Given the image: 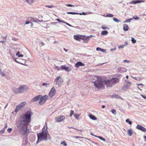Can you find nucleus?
Here are the masks:
<instances>
[{
  "mask_svg": "<svg viewBox=\"0 0 146 146\" xmlns=\"http://www.w3.org/2000/svg\"><path fill=\"white\" fill-rule=\"evenodd\" d=\"M32 115L31 110L28 111L20 118L21 120L19 123V127L21 128V132L23 135H25L27 132V126L29 123L31 122V117Z\"/></svg>",
  "mask_w": 146,
  "mask_h": 146,
  "instance_id": "f257e3e1",
  "label": "nucleus"
},
{
  "mask_svg": "<svg viewBox=\"0 0 146 146\" xmlns=\"http://www.w3.org/2000/svg\"><path fill=\"white\" fill-rule=\"evenodd\" d=\"M96 80L93 82L95 87L98 89H104L105 88V85L107 86L106 80L103 79L100 76H96Z\"/></svg>",
  "mask_w": 146,
  "mask_h": 146,
  "instance_id": "f03ea898",
  "label": "nucleus"
},
{
  "mask_svg": "<svg viewBox=\"0 0 146 146\" xmlns=\"http://www.w3.org/2000/svg\"><path fill=\"white\" fill-rule=\"evenodd\" d=\"M49 133L47 130V128L45 129V127H44L43 128L42 131L39 133L37 134L38 140L36 142L38 144L39 142L43 140L47 141V140L48 135Z\"/></svg>",
  "mask_w": 146,
  "mask_h": 146,
  "instance_id": "7ed1b4c3",
  "label": "nucleus"
},
{
  "mask_svg": "<svg viewBox=\"0 0 146 146\" xmlns=\"http://www.w3.org/2000/svg\"><path fill=\"white\" fill-rule=\"evenodd\" d=\"M107 87H111L115 85L117 83L119 82V80L118 78H113L110 80H106Z\"/></svg>",
  "mask_w": 146,
  "mask_h": 146,
  "instance_id": "20e7f679",
  "label": "nucleus"
},
{
  "mask_svg": "<svg viewBox=\"0 0 146 146\" xmlns=\"http://www.w3.org/2000/svg\"><path fill=\"white\" fill-rule=\"evenodd\" d=\"M20 93H22L27 91L28 89V86L25 85L20 86L19 87Z\"/></svg>",
  "mask_w": 146,
  "mask_h": 146,
  "instance_id": "39448f33",
  "label": "nucleus"
},
{
  "mask_svg": "<svg viewBox=\"0 0 146 146\" xmlns=\"http://www.w3.org/2000/svg\"><path fill=\"white\" fill-rule=\"evenodd\" d=\"M26 104V103L25 102H21L16 106L15 110V111L16 113L18 112Z\"/></svg>",
  "mask_w": 146,
  "mask_h": 146,
  "instance_id": "423d86ee",
  "label": "nucleus"
},
{
  "mask_svg": "<svg viewBox=\"0 0 146 146\" xmlns=\"http://www.w3.org/2000/svg\"><path fill=\"white\" fill-rule=\"evenodd\" d=\"M48 99V96L47 95H45L42 96L40 97V100L38 102V104L42 105L43 104L46 102V100Z\"/></svg>",
  "mask_w": 146,
  "mask_h": 146,
  "instance_id": "0eeeda50",
  "label": "nucleus"
},
{
  "mask_svg": "<svg viewBox=\"0 0 146 146\" xmlns=\"http://www.w3.org/2000/svg\"><path fill=\"white\" fill-rule=\"evenodd\" d=\"M63 82V80L60 77L57 76L55 78L54 82H55V84L59 86H60L62 83Z\"/></svg>",
  "mask_w": 146,
  "mask_h": 146,
  "instance_id": "6e6552de",
  "label": "nucleus"
},
{
  "mask_svg": "<svg viewBox=\"0 0 146 146\" xmlns=\"http://www.w3.org/2000/svg\"><path fill=\"white\" fill-rule=\"evenodd\" d=\"M56 92V90L54 87H52L49 92L48 95L50 97H52L54 95Z\"/></svg>",
  "mask_w": 146,
  "mask_h": 146,
  "instance_id": "1a4fd4ad",
  "label": "nucleus"
},
{
  "mask_svg": "<svg viewBox=\"0 0 146 146\" xmlns=\"http://www.w3.org/2000/svg\"><path fill=\"white\" fill-rule=\"evenodd\" d=\"M65 117L63 115L55 117L56 121L57 122H59L63 121L65 119Z\"/></svg>",
  "mask_w": 146,
  "mask_h": 146,
  "instance_id": "9d476101",
  "label": "nucleus"
},
{
  "mask_svg": "<svg viewBox=\"0 0 146 146\" xmlns=\"http://www.w3.org/2000/svg\"><path fill=\"white\" fill-rule=\"evenodd\" d=\"M136 128L137 129L140 130L144 132L146 131V128L141 125H137L136 127Z\"/></svg>",
  "mask_w": 146,
  "mask_h": 146,
  "instance_id": "9b49d317",
  "label": "nucleus"
},
{
  "mask_svg": "<svg viewBox=\"0 0 146 146\" xmlns=\"http://www.w3.org/2000/svg\"><path fill=\"white\" fill-rule=\"evenodd\" d=\"M41 95H38L33 98L31 100V102H37L40 99Z\"/></svg>",
  "mask_w": 146,
  "mask_h": 146,
  "instance_id": "f8f14e48",
  "label": "nucleus"
},
{
  "mask_svg": "<svg viewBox=\"0 0 146 146\" xmlns=\"http://www.w3.org/2000/svg\"><path fill=\"white\" fill-rule=\"evenodd\" d=\"M61 70H64L66 72H69L71 70V69L68 67H66L65 65H62L61 66Z\"/></svg>",
  "mask_w": 146,
  "mask_h": 146,
  "instance_id": "ddd939ff",
  "label": "nucleus"
},
{
  "mask_svg": "<svg viewBox=\"0 0 146 146\" xmlns=\"http://www.w3.org/2000/svg\"><path fill=\"white\" fill-rule=\"evenodd\" d=\"M145 2V1L143 0H137L135 1H133L131 2L130 3V4H136L137 3H140L142 2L143 3Z\"/></svg>",
  "mask_w": 146,
  "mask_h": 146,
  "instance_id": "4468645a",
  "label": "nucleus"
},
{
  "mask_svg": "<svg viewBox=\"0 0 146 146\" xmlns=\"http://www.w3.org/2000/svg\"><path fill=\"white\" fill-rule=\"evenodd\" d=\"M117 70L119 71V72H125L127 71L126 68H125L122 67H119L118 68Z\"/></svg>",
  "mask_w": 146,
  "mask_h": 146,
  "instance_id": "2eb2a0df",
  "label": "nucleus"
},
{
  "mask_svg": "<svg viewBox=\"0 0 146 146\" xmlns=\"http://www.w3.org/2000/svg\"><path fill=\"white\" fill-rule=\"evenodd\" d=\"M84 64L81 62H78L75 64V66L76 67L78 68L80 66H84Z\"/></svg>",
  "mask_w": 146,
  "mask_h": 146,
  "instance_id": "dca6fc26",
  "label": "nucleus"
},
{
  "mask_svg": "<svg viewBox=\"0 0 146 146\" xmlns=\"http://www.w3.org/2000/svg\"><path fill=\"white\" fill-rule=\"evenodd\" d=\"M12 91L15 94H18L20 93L19 88H14L12 89Z\"/></svg>",
  "mask_w": 146,
  "mask_h": 146,
  "instance_id": "f3484780",
  "label": "nucleus"
},
{
  "mask_svg": "<svg viewBox=\"0 0 146 146\" xmlns=\"http://www.w3.org/2000/svg\"><path fill=\"white\" fill-rule=\"evenodd\" d=\"M129 27L128 25L126 24H124L123 25V29L125 31H127L128 30Z\"/></svg>",
  "mask_w": 146,
  "mask_h": 146,
  "instance_id": "a211bd4d",
  "label": "nucleus"
},
{
  "mask_svg": "<svg viewBox=\"0 0 146 146\" xmlns=\"http://www.w3.org/2000/svg\"><path fill=\"white\" fill-rule=\"evenodd\" d=\"M74 38L76 40H79L80 39H82L80 36L77 35H74Z\"/></svg>",
  "mask_w": 146,
  "mask_h": 146,
  "instance_id": "6ab92c4d",
  "label": "nucleus"
},
{
  "mask_svg": "<svg viewBox=\"0 0 146 146\" xmlns=\"http://www.w3.org/2000/svg\"><path fill=\"white\" fill-rule=\"evenodd\" d=\"M89 116L90 118L92 120H96L97 119L96 117L95 116L91 114H90Z\"/></svg>",
  "mask_w": 146,
  "mask_h": 146,
  "instance_id": "aec40b11",
  "label": "nucleus"
},
{
  "mask_svg": "<svg viewBox=\"0 0 146 146\" xmlns=\"http://www.w3.org/2000/svg\"><path fill=\"white\" fill-rule=\"evenodd\" d=\"M133 133V132L131 130L129 129L128 130L127 134L131 136L132 135Z\"/></svg>",
  "mask_w": 146,
  "mask_h": 146,
  "instance_id": "412c9836",
  "label": "nucleus"
},
{
  "mask_svg": "<svg viewBox=\"0 0 146 146\" xmlns=\"http://www.w3.org/2000/svg\"><path fill=\"white\" fill-rule=\"evenodd\" d=\"M29 4L31 5L34 3V1L33 0H25Z\"/></svg>",
  "mask_w": 146,
  "mask_h": 146,
  "instance_id": "4be33fe9",
  "label": "nucleus"
},
{
  "mask_svg": "<svg viewBox=\"0 0 146 146\" xmlns=\"http://www.w3.org/2000/svg\"><path fill=\"white\" fill-rule=\"evenodd\" d=\"M108 33V32L107 31H102L101 33V35H107Z\"/></svg>",
  "mask_w": 146,
  "mask_h": 146,
  "instance_id": "5701e85b",
  "label": "nucleus"
},
{
  "mask_svg": "<svg viewBox=\"0 0 146 146\" xmlns=\"http://www.w3.org/2000/svg\"><path fill=\"white\" fill-rule=\"evenodd\" d=\"M94 136L99 138V139H100L101 140L103 141H106L105 139L101 136H97L96 135H94Z\"/></svg>",
  "mask_w": 146,
  "mask_h": 146,
  "instance_id": "b1692460",
  "label": "nucleus"
},
{
  "mask_svg": "<svg viewBox=\"0 0 146 146\" xmlns=\"http://www.w3.org/2000/svg\"><path fill=\"white\" fill-rule=\"evenodd\" d=\"M29 19L32 22H37V19H35L34 18L31 17L29 18Z\"/></svg>",
  "mask_w": 146,
  "mask_h": 146,
  "instance_id": "393cba45",
  "label": "nucleus"
},
{
  "mask_svg": "<svg viewBox=\"0 0 146 146\" xmlns=\"http://www.w3.org/2000/svg\"><path fill=\"white\" fill-rule=\"evenodd\" d=\"M89 38H90L89 37V36H83V38H82V39L84 40H85V41H86V42H88L87 40H88Z\"/></svg>",
  "mask_w": 146,
  "mask_h": 146,
  "instance_id": "a878e982",
  "label": "nucleus"
},
{
  "mask_svg": "<svg viewBox=\"0 0 146 146\" xmlns=\"http://www.w3.org/2000/svg\"><path fill=\"white\" fill-rule=\"evenodd\" d=\"M112 97L113 98H120V97L118 95L115 94L112 95Z\"/></svg>",
  "mask_w": 146,
  "mask_h": 146,
  "instance_id": "bb28decb",
  "label": "nucleus"
},
{
  "mask_svg": "<svg viewBox=\"0 0 146 146\" xmlns=\"http://www.w3.org/2000/svg\"><path fill=\"white\" fill-rule=\"evenodd\" d=\"M130 86H130V85H125V86H124L123 87V88L124 90L128 89L129 88V87Z\"/></svg>",
  "mask_w": 146,
  "mask_h": 146,
  "instance_id": "cd10ccee",
  "label": "nucleus"
},
{
  "mask_svg": "<svg viewBox=\"0 0 146 146\" xmlns=\"http://www.w3.org/2000/svg\"><path fill=\"white\" fill-rule=\"evenodd\" d=\"M74 117L76 119H79V116L80 115V114L78 115V114H74Z\"/></svg>",
  "mask_w": 146,
  "mask_h": 146,
  "instance_id": "c85d7f7f",
  "label": "nucleus"
},
{
  "mask_svg": "<svg viewBox=\"0 0 146 146\" xmlns=\"http://www.w3.org/2000/svg\"><path fill=\"white\" fill-rule=\"evenodd\" d=\"M132 19H133L132 18H130L127 19H126V21H124L123 22V23H129L131 21V20H132Z\"/></svg>",
  "mask_w": 146,
  "mask_h": 146,
  "instance_id": "c756f323",
  "label": "nucleus"
},
{
  "mask_svg": "<svg viewBox=\"0 0 146 146\" xmlns=\"http://www.w3.org/2000/svg\"><path fill=\"white\" fill-rule=\"evenodd\" d=\"M67 14H71L72 15H75L76 14H78V13H76L74 12H67Z\"/></svg>",
  "mask_w": 146,
  "mask_h": 146,
  "instance_id": "7c9ffc66",
  "label": "nucleus"
},
{
  "mask_svg": "<svg viewBox=\"0 0 146 146\" xmlns=\"http://www.w3.org/2000/svg\"><path fill=\"white\" fill-rule=\"evenodd\" d=\"M126 122H127L129 123V124L130 125H131L132 124V122L131 121L129 120V119H127L125 121Z\"/></svg>",
  "mask_w": 146,
  "mask_h": 146,
  "instance_id": "2f4dec72",
  "label": "nucleus"
},
{
  "mask_svg": "<svg viewBox=\"0 0 146 146\" xmlns=\"http://www.w3.org/2000/svg\"><path fill=\"white\" fill-rule=\"evenodd\" d=\"M5 130V128H3L0 131V134L1 135L3 134L4 133Z\"/></svg>",
  "mask_w": 146,
  "mask_h": 146,
  "instance_id": "473e14b6",
  "label": "nucleus"
},
{
  "mask_svg": "<svg viewBox=\"0 0 146 146\" xmlns=\"http://www.w3.org/2000/svg\"><path fill=\"white\" fill-rule=\"evenodd\" d=\"M113 16V15L111 14H110V13H109V14H108L106 16V17H112Z\"/></svg>",
  "mask_w": 146,
  "mask_h": 146,
  "instance_id": "72a5a7b5",
  "label": "nucleus"
},
{
  "mask_svg": "<svg viewBox=\"0 0 146 146\" xmlns=\"http://www.w3.org/2000/svg\"><path fill=\"white\" fill-rule=\"evenodd\" d=\"M131 41L132 43L133 44H134L136 42V40L133 37H131Z\"/></svg>",
  "mask_w": 146,
  "mask_h": 146,
  "instance_id": "f704fd0d",
  "label": "nucleus"
},
{
  "mask_svg": "<svg viewBox=\"0 0 146 146\" xmlns=\"http://www.w3.org/2000/svg\"><path fill=\"white\" fill-rule=\"evenodd\" d=\"M19 60V59L18 58H15V59L14 60L15 62H16L18 63L21 64H23L21 63L20 62H19L18 61V60Z\"/></svg>",
  "mask_w": 146,
  "mask_h": 146,
  "instance_id": "c9c22d12",
  "label": "nucleus"
},
{
  "mask_svg": "<svg viewBox=\"0 0 146 146\" xmlns=\"http://www.w3.org/2000/svg\"><path fill=\"white\" fill-rule=\"evenodd\" d=\"M113 20L115 22L117 23L119 22H120V21L118 19H117V18H114L113 19Z\"/></svg>",
  "mask_w": 146,
  "mask_h": 146,
  "instance_id": "e433bc0d",
  "label": "nucleus"
},
{
  "mask_svg": "<svg viewBox=\"0 0 146 146\" xmlns=\"http://www.w3.org/2000/svg\"><path fill=\"white\" fill-rule=\"evenodd\" d=\"M0 74L3 76H5V73L1 70H0Z\"/></svg>",
  "mask_w": 146,
  "mask_h": 146,
  "instance_id": "4c0bfd02",
  "label": "nucleus"
},
{
  "mask_svg": "<svg viewBox=\"0 0 146 146\" xmlns=\"http://www.w3.org/2000/svg\"><path fill=\"white\" fill-rule=\"evenodd\" d=\"M56 20L58 21L59 22L62 23H64L65 21H64L63 20H61L59 19H56Z\"/></svg>",
  "mask_w": 146,
  "mask_h": 146,
  "instance_id": "58836bf2",
  "label": "nucleus"
},
{
  "mask_svg": "<svg viewBox=\"0 0 146 146\" xmlns=\"http://www.w3.org/2000/svg\"><path fill=\"white\" fill-rule=\"evenodd\" d=\"M23 143L25 145H26L28 143V140L27 139H25L24 141H23Z\"/></svg>",
  "mask_w": 146,
  "mask_h": 146,
  "instance_id": "ea45409f",
  "label": "nucleus"
},
{
  "mask_svg": "<svg viewBox=\"0 0 146 146\" xmlns=\"http://www.w3.org/2000/svg\"><path fill=\"white\" fill-rule=\"evenodd\" d=\"M49 85V84H46V83H43L42 84V85L43 86H45L46 87H47Z\"/></svg>",
  "mask_w": 146,
  "mask_h": 146,
  "instance_id": "a19ab883",
  "label": "nucleus"
},
{
  "mask_svg": "<svg viewBox=\"0 0 146 146\" xmlns=\"http://www.w3.org/2000/svg\"><path fill=\"white\" fill-rule=\"evenodd\" d=\"M45 7H48V8H52L53 7H54V6L53 5H49V6L48 5H46Z\"/></svg>",
  "mask_w": 146,
  "mask_h": 146,
  "instance_id": "79ce46f5",
  "label": "nucleus"
},
{
  "mask_svg": "<svg viewBox=\"0 0 146 146\" xmlns=\"http://www.w3.org/2000/svg\"><path fill=\"white\" fill-rule=\"evenodd\" d=\"M111 112L112 113L114 114H116V111L114 109H113L111 110Z\"/></svg>",
  "mask_w": 146,
  "mask_h": 146,
  "instance_id": "37998d69",
  "label": "nucleus"
},
{
  "mask_svg": "<svg viewBox=\"0 0 146 146\" xmlns=\"http://www.w3.org/2000/svg\"><path fill=\"white\" fill-rule=\"evenodd\" d=\"M12 130V129L11 128H8L7 130V131L8 133H10L11 132Z\"/></svg>",
  "mask_w": 146,
  "mask_h": 146,
  "instance_id": "c03bdc74",
  "label": "nucleus"
},
{
  "mask_svg": "<svg viewBox=\"0 0 146 146\" xmlns=\"http://www.w3.org/2000/svg\"><path fill=\"white\" fill-rule=\"evenodd\" d=\"M133 17L135 20H138L139 19V18L136 16H134Z\"/></svg>",
  "mask_w": 146,
  "mask_h": 146,
  "instance_id": "a18cd8bd",
  "label": "nucleus"
},
{
  "mask_svg": "<svg viewBox=\"0 0 146 146\" xmlns=\"http://www.w3.org/2000/svg\"><path fill=\"white\" fill-rule=\"evenodd\" d=\"M125 46V45H120L118 47V48L120 49L121 48H124Z\"/></svg>",
  "mask_w": 146,
  "mask_h": 146,
  "instance_id": "49530a36",
  "label": "nucleus"
},
{
  "mask_svg": "<svg viewBox=\"0 0 146 146\" xmlns=\"http://www.w3.org/2000/svg\"><path fill=\"white\" fill-rule=\"evenodd\" d=\"M125 82L127 83V84H129V85L130 86H131V83L130 82V81L129 80H127V81H125Z\"/></svg>",
  "mask_w": 146,
  "mask_h": 146,
  "instance_id": "de8ad7c7",
  "label": "nucleus"
},
{
  "mask_svg": "<svg viewBox=\"0 0 146 146\" xmlns=\"http://www.w3.org/2000/svg\"><path fill=\"white\" fill-rule=\"evenodd\" d=\"M74 113V111L73 110H71L70 111V116H71Z\"/></svg>",
  "mask_w": 146,
  "mask_h": 146,
  "instance_id": "09e8293b",
  "label": "nucleus"
},
{
  "mask_svg": "<svg viewBox=\"0 0 146 146\" xmlns=\"http://www.w3.org/2000/svg\"><path fill=\"white\" fill-rule=\"evenodd\" d=\"M102 29H108V27H106L104 26H102Z\"/></svg>",
  "mask_w": 146,
  "mask_h": 146,
  "instance_id": "8fccbe9b",
  "label": "nucleus"
},
{
  "mask_svg": "<svg viewBox=\"0 0 146 146\" xmlns=\"http://www.w3.org/2000/svg\"><path fill=\"white\" fill-rule=\"evenodd\" d=\"M65 23H64L66 24V25H67L70 27H73V26L72 25H70V24H69V23H67V22H66L65 21Z\"/></svg>",
  "mask_w": 146,
  "mask_h": 146,
  "instance_id": "3c124183",
  "label": "nucleus"
},
{
  "mask_svg": "<svg viewBox=\"0 0 146 146\" xmlns=\"http://www.w3.org/2000/svg\"><path fill=\"white\" fill-rule=\"evenodd\" d=\"M38 54L40 56L42 57H43L44 54L43 53L39 52Z\"/></svg>",
  "mask_w": 146,
  "mask_h": 146,
  "instance_id": "603ef678",
  "label": "nucleus"
},
{
  "mask_svg": "<svg viewBox=\"0 0 146 146\" xmlns=\"http://www.w3.org/2000/svg\"><path fill=\"white\" fill-rule=\"evenodd\" d=\"M101 51L102 52H106V49H102L101 48Z\"/></svg>",
  "mask_w": 146,
  "mask_h": 146,
  "instance_id": "864d4df0",
  "label": "nucleus"
},
{
  "mask_svg": "<svg viewBox=\"0 0 146 146\" xmlns=\"http://www.w3.org/2000/svg\"><path fill=\"white\" fill-rule=\"evenodd\" d=\"M66 6L68 7H72L74 6V5L70 4L67 5Z\"/></svg>",
  "mask_w": 146,
  "mask_h": 146,
  "instance_id": "5fc2aeb1",
  "label": "nucleus"
},
{
  "mask_svg": "<svg viewBox=\"0 0 146 146\" xmlns=\"http://www.w3.org/2000/svg\"><path fill=\"white\" fill-rule=\"evenodd\" d=\"M64 143L63 145L64 146H66L67 145V144L64 141H63V142L61 143V144H62Z\"/></svg>",
  "mask_w": 146,
  "mask_h": 146,
  "instance_id": "6e6d98bb",
  "label": "nucleus"
},
{
  "mask_svg": "<svg viewBox=\"0 0 146 146\" xmlns=\"http://www.w3.org/2000/svg\"><path fill=\"white\" fill-rule=\"evenodd\" d=\"M67 127L68 128H72V129H75L76 130H78V131L79 130L77 129H76L75 128H74V127Z\"/></svg>",
  "mask_w": 146,
  "mask_h": 146,
  "instance_id": "4d7b16f0",
  "label": "nucleus"
},
{
  "mask_svg": "<svg viewBox=\"0 0 146 146\" xmlns=\"http://www.w3.org/2000/svg\"><path fill=\"white\" fill-rule=\"evenodd\" d=\"M141 96L145 99H146V96L141 95Z\"/></svg>",
  "mask_w": 146,
  "mask_h": 146,
  "instance_id": "13d9d810",
  "label": "nucleus"
},
{
  "mask_svg": "<svg viewBox=\"0 0 146 146\" xmlns=\"http://www.w3.org/2000/svg\"><path fill=\"white\" fill-rule=\"evenodd\" d=\"M101 48L99 47H97L96 48V50L97 51L101 50Z\"/></svg>",
  "mask_w": 146,
  "mask_h": 146,
  "instance_id": "bf43d9fd",
  "label": "nucleus"
},
{
  "mask_svg": "<svg viewBox=\"0 0 146 146\" xmlns=\"http://www.w3.org/2000/svg\"><path fill=\"white\" fill-rule=\"evenodd\" d=\"M116 49V48L115 47L114 48H112V49H111V51H113L115 50Z\"/></svg>",
  "mask_w": 146,
  "mask_h": 146,
  "instance_id": "052dcab7",
  "label": "nucleus"
},
{
  "mask_svg": "<svg viewBox=\"0 0 146 146\" xmlns=\"http://www.w3.org/2000/svg\"><path fill=\"white\" fill-rule=\"evenodd\" d=\"M23 55L22 54H19V56H18V57H23Z\"/></svg>",
  "mask_w": 146,
  "mask_h": 146,
  "instance_id": "680f3d73",
  "label": "nucleus"
},
{
  "mask_svg": "<svg viewBox=\"0 0 146 146\" xmlns=\"http://www.w3.org/2000/svg\"><path fill=\"white\" fill-rule=\"evenodd\" d=\"M123 62H126L127 63H129V61H128L127 60H123Z\"/></svg>",
  "mask_w": 146,
  "mask_h": 146,
  "instance_id": "e2e57ef3",
  "label": "nucleus"
},
{
  "mask_svg": "<svg viewBox=\"0 0 146 146\" xmlns=\"http://www.w3.org/2000/svg\"><path fill=\"white\" fill-rule=\"evenodd\" d=\"M29 21H27L25 23V25L29 24Z\"/></svg>",
  "mask_w": 146,
  "mask_h": 146,
  "instance_id": "0e129e2a",
  "label": "nucleus"
},
{
  "mask_svg": "<svg viewBox=\"0 0 146 146\" xmlns=\"http://www.w3.org/2000/svg\"><path fill=\"white\" fill-rule=\"evenodd\" d=\"M82 15H87V14L85 12H82Z\"/></svg>",
  "mask_w": 146,
  "mask_h": 146,
  "instance_id": "69168bd1",
  "label": "nucleus"
},
{
  "mask_svg": "<svg viewBox=\"0 0 146 146\" xmlns=\"http://www.w3.org/2000/svg\"><path fill=\"white\" fill-rule=\"evenodd\" d=\"M74 137L75 138H76V139H78V138H80V137H79V136H76Z\"/></svg>",
  "mask_w": 146,
  "mask_h": 146,
  "instance_id": "338daca9",
  "label": "nucleus"
},
{
  "mask_svg": "<svg viewBox=\"0 0 146 146\" xmlns=\"http://www.w3.org/2000/svg\"><path fill=\"white\" fill-rule=\"evenodd\" d=\"M128 43L127 42H125L124 43V45H125V46H127L128 44Z\"/></svg>",
  "mask_w": 146,
  "mask_h": 146,
  "instance_id": "774afa93",
  "label": "nucleus"
}]
</instances>
